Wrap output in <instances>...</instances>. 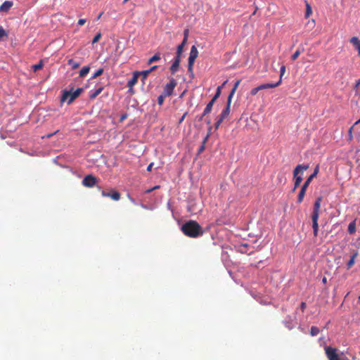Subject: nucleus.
<instances>
[{
    "label": "nucleus",
    "instance_id": "9d476101",
    "mask_svg": "<svg viewBox=\"0 0 360 360\" xmlns=\"http://www.w3.org/2000/svg\"><path fill=\"white\" fill-rule=\"evenodd\" d=\"M181 62V57H178L176 56V57L174 59V61L170 67V71L172 74H175L179 68V65Z\"/></svg>",
    "mask_w": 360,
    "mask_h": 360
},
{
    "label": "nucleus",
    "instance_id": "f3484780",
    "mask_svg": "<svg viewBox=\"0 0 360 360\" xmlns=\"http://www.w3.org/2000/svg\"><path fill=\"white\" fill-rule=\"evenodd\" d=\"M356 219L350 222L348 225L347 231L349 234H354L356 231Z\"/></svg>",
    "mask_w": 360,
    "mask_h": 360
},
{
    "label": "nucleus",
    "instance_id": "8fccbe9b",
    "mask_svg": "<svg viewBox=\"0 0 360 360\" xmlns=\"http://www.w3.org/2000/svg\"><path fill=\"white\" fill-rule=\"evenodd\" d=\"M85 22H86L85 19H79L78 21V25L82 26V25H84Z\"/></svg>",
    "mask_w": 360,
    "mask_h": 360
},
{
    "label": "nucleus",
    "instance_id": "864d4df0",
    "mask_svg": "<svg viewBox=\"0 0 360 360\" xmlns=\"http://www.w3.org/2000/svg\"><path fill=\"white\" fill-rule=\"evenodd\" d=\"M153 166V162L149 164V165L147 167V171L150 172L152 170Z\"/></svg>",
    "mask_w": 360,
    "mask_h": 360
},
{
    "label": "nucleus",
    "instance_id": "3c124183",
    "mask_svg": "<svg viewBox=\"0 0 360 360\" xmlns=\"http://www.w3.org/2000/svg\"><path fill=\"white\" fill-rule=\"evenodd\" d=\"M58 132V130L56 131H55V132H53V133L46 134V135L45 136V137H46V138H48V139H49V138H51L53 134H57ZM43 138H44V136Z\"/></svg>",
    "mask_w": 360,
    "mask_h": 360
},
{
    "label": "nucleus",
    "instance_id": "13d9d810",
    "mask_svg": "<svg viewBox=\"0 0 360 360\" xmlns=\"http://www.w3.org/2000/svg\"><path fill=\"white\" fill-rule=\"evenodd\" d=\"M360 124V118L354 123V125Z\"/></svg>",
    "mask_w": 360,
    "mask_h": 360
},
{
    "label": "nucleus",
    "instance_id": "052dcab7",
    "mask_svg": "<svg viewBox=\"0 0 360 360\" xmlns=\"http://www.w3.org/2000/svg\"><path fill=\"white\" fill-rule=\"evenodd\" d=\"M127 117V115H122L121 117V120H124Z\"/></svg>",
    "mask_w": 360,
    "mask_h": 360
},
{
    "label": "nucleus",
    "instance_id": "4c0bfd02",
    "mask_svg": "<svg viewBox=\"0 0 360 360\" xmlns=\"http://www.w3.org/2000/svg\"><path fill=\"white\" fill-rule=\"evenodd\" d=\"M300 53H301L300 51L297 50L291 56L292 60H295L299 57Z\"/></svg>",
    "mask_w": 360,
    "mask_h": 360
},
{
    "label": "nucleus",
    "instance_id": "6ab92c4d",
    "mask_svg": "<svg viewBox=\"0 0 360 360\" xmlns=\"http://www.w3.org/2000/svg\"><path fill=\"white\" fill-rule=\"evenodd\" d=\"M186 43H187V41H186V39H183L182 42L177 46L176 56H178V57L181 56V53L183 52L184 47Z\"/></svg>",
    "mask_w": 360,
    "mask_h": 360
},
{
    "label": "nucleus",
    "instance_id": "7c9ffc66",
    "mask_svg": "<svg viewBox=\"0 0 360 360\" xmlns=\"http://www.w3.org/2000/svg\"><path fill=\"white\" fill-rule=\"evenodd\" d=\"M320 330L316 326H311L310 329V335L311 336H316L319 333Z\"/></svg>",
    "mask_w": 360,
    "mask_h": 360
},
{
    "label": "nucleus",
    "instance_id": "4be33fe9",
    "mask_svg": "<svg viewBox=\"0 0 360 360\" xmlns=\"http://www.w3.org/2000/svg\"><path fill=\"white\" fill-rule=\"evenodd\" d=\"M209 136H210V134H207V136L204 138L200 147L198 148V154H200L201 153H202L204 151V150L205 148V144L209 139Z\"/></svg>",
    "mask_w": 360,
    "mask_h": 360
},
{
    "label": "nucleus",
    "instance_id": "20e7f679",
    "mask_svg": "<svg viewBox=\"0 0 360 360\" xmlns=\"http://www.w3.org/2000/svg\"><path fill=\"white\" fill-rule=\"evenodd\" d=\"M198 56V51L195 46H192L188 57V71L193 75V68L195 63V59Z\"/></svg>",
    "mask_w": 360,
    "mask_h": 360
},
{
    "label": "nucleus",
    "instance_id": "9b49d317",
    "mask_svg": "<svg viewBox=\"0 0 360 360\" xmlns=\"http://www.w3.org/2000/svg\"><path fill=\"white\" fill-rule=\"evenodd\" d=\"M140 72L136 71L133 73L132 77L128 81L127 86L130 89L137 83Z\"/></svg>",
    "mask_w": 360,
    "mask_h": 360
},
{
    "label": "nucleus",
    "instance_id": "a211bd4d",
    "mask_svg": "<svg viewBox=\"0 0 360 360\" xmlns=\"http://www.w3.org/2000/svg\"><path fill=\"white\" fill-rule=\"evenodd\" d=\"M215 101L211 99V101L207 104L205 108L204 109V111L202 112V116H205L206 115L209 114L212 109L213 105L214 104Z\"/></svg>",
    "mask_w": 360,
    "mask_h": 360
},
{
    "label": "nucleus",
    "instance_id": "09e8293b",
    "mask_svg": "<svg viewBox=\"0 0 360 360\" xmlns=\"http://www.w3.org/2000/svg\"><path fill=\"white\" fill-rule=\"evenodd\" d=\"M359 86H360V78L356 82L354 89L355 90H357Z\"/></svg>",
    "mask_w": 360,
    "mask_h": 360
},
{
    "label": "nucleus",
    "instance_id": "e2e57ef3",
    "mask_svg": "<svg viewBox=\"0 0 360 360\" xmlns=\"http://www.w3.org/2000/svg\"><path fill=\"white\" fill-rule=\"evenodd\" d=\"M342 360H349L347 357L344 356Z\"/></svg>",
    "mask_w": 360,
    "mask_h": 360
},
{
    "label": "nucleus",
    "instance_id": "bf43d9fd",
    "mask_svg": "<svg viewBox=\"0 0 360 360\" xmlns=\"http://www.w3.org/2000/svg\"><path fill=\"white\" fill-rule=\"evenodd\" d=\"M129 199H130V200H131L133 203H134V204L136 203V202H135V200H134V198H132L129 197Z\"/></svg>",
    "mask_w": 360,
    "mask_h": 360
},
{
    "label": "nucleus",
    "instance_id": "393cba45",
    "mask_svg": "<svg viewBox=\"0 0 360 360\" xmlns=\"http://www.w3.org/2000/svg\"><path fill=\"white\" fill-rule=\"evenodd\" d=\"M305 6H306L305 18H307L311 15L312 8H311L310 4L307 1H305Z\"/></svg>",
    "mask_w": 360,
    "mask_h": 360
},
{
    "label": "nucleus",
    "instance_id": "338daca9",
    "mask_svg": "<svg viewBox=\"0 0 360 360\" xmlns=\"http://www.w3.org/2000/svg\"><path fill=\"white\" fill-rule=\"evenodd\" d=\"M359 300H360V296L359 297Z\"/></svg>",
    "mask_w": 360,
    "mask_h": 360
},
{
    "label": "nucleus",
    "instance_id": "c756f323",
    "mask_svg": "<svg viewBox=\"0 0 360 360\" xmlns=\"http://www.w3.org/2000/svg\"><path fill=\"white\" fill-rule=\"evenodd\" d=\"M68 64L70 65H72V69H77L80 65V64L79 63L75 61L73 59H70L68 61Z\"/></svg>",
    "mask_w": 360,
    "mask_h": 360
},
{
    "label": "nucleus",
    "instance_id": "4d7b16f0",
    "mask_svg": "<svg viewBox=\"0 0 360 360\" xmlns=\"http://www.w3.org/2000/svg\"><path fill=\"white\" fill-rule=\"evenodd\" d=\"M322 282L323 283L326 284L327 283V278L326 277H323V279H322Z\"/></svg>",
    "mask_w": 360,
    "mask_h": 360
},
{
    "label": "nucleus",
    "instance_id": "f257e3e1",
    "mask_svg": "<svg viewBox=\"0 0 360 360\" xmlns=\"http://www.w3.org/2000/svg\"><path fill=\"white\" fill-rule=\"evenodd\" d=\"M184 234L190 238H198L204 233V231L201 226L193 220H189L184 224L181 227Z\"/></svg>",
    "mask_w": 360,
    "mask_h": 360
},
{
    "label": "nucleus",
    "instance_id": "603ef678",
    "mask_svg": "<svg viewBox=\"0 0 360 360\" xmlns=\"http://www.w3.org/2000/svg\"><path fill=\"white\" fill-rule=\"evenodd\" d=\"M158 68V65H153V67H151L150 69H148V70L149 71V72L150 73L152 71L156 70Z\"/></svg>",
    "mask_w": 360,
    "mask_h": 360
},
{
    "label": "nucleus",
    "instance_id": "0eeeda50",
    "mask_svg": "<svg viewBox=\"0 0 360 360\" xmlns=\"http://www.w3.org/2000/svg\"><path fill=\"white\" fill-rule=\"evenodd\" d=\"M97 182V179L91 174L86 176L82 180V184L88 188L94 187Z\"/></svg>",
    "mask_w": 360,
    "mask_h": 360
},
{
    "label": "nucleus",
    "instance_id": "6e6552de",
    "mask_svg": "<svg viewBox=\"0 0 360 360\" xmlns=\"http://www.w3.org/2000/svg\"><path fill=\"white\" fill-rule=\"evenodd\" d=\"M101 195L103 197H108L112 200L117 201L120 199V193L115 189H111L110 192H105V191H101Z\"/></svg>",
    "mask_w": 360,
    "mask_h": 360
},
{
    "label": "nucleus",
    "instance_id": "cd10ccee",
    "mask_svg": "<svg viewBox=\"0 0 360 360\" xmlns=\"http://www.w3.org/2000/svg\"><path fill=\"white\" fill-rule=\"evenodd\" d=\"M90 70V68L89 66H84L82 68V70L79 71V76L83 77L86 76Z\"/></svg>",
    "mask_w": 360,
    "mask_h": 360
},
{
    "label": "nucleus",
    "instance_id": "49530a36",
    "mask_svg": "<svg viewBox=\"0 0 360 360\" xmlns=\"http://www.w3.org/2000/svg\"><path fill=\"white\" fill-rule=\"evenodd\" d=\"M188 29H186L184 30V39H186V41H187V39H188Z\"/></svg>",
    "mask_w": 360,
    "mask_h": 360
},
{
    "label": "nucleus",
    "instance_id": "58836bf2",
    "mask_svg": "<svg viewBox=\"0 0 360 360\" xmlns=\"http://www.w3.org/2000/svg\"><path fill=\"white\" fill-rule=\"evenodd\" d=\"M278 180L280 184H282V183L285 184L286 181L285 177L283 174H279L278 175Z\"/></svg>",
    "mask_w": 360,
    "mask_h": 360
},
{
    "label": "nucleus",
    "instance_id": "37998d69",
    "mask_svg": "<svg viewBox=\"0 0 360 360\" xmlns=\"http://www.w3.org/2000/svg\"><path fill=\"white\" fill-rule=\"evenodd\" d=\"M221 122H222V121H221L219 119H217V122H216V123L214 124V127H215L216 129H217L219 127V126L221 124Z\"/></svg>",
    "mask_w": 360,
    "mask_h": 360
},
{
    "label": "nucleus",
    "instance_id": "a19ab883",
    "mask_svg": "<svg viewBox=\"0 0 360 360\" xmlns=\"http://www.w3.org/2000/svg\"><path fill=\"white\" fill-rule=\"evenodd\" d=\"M101 33H98L93 39L92 40V44H95L96 42H98L99 41V39H101Z\"/></svg>",
    "mask_w": 360,
    "mask_h": 360
},
{
    "label": "nucleus",
    "instance_id": "72a5a7b5",
    "mask_svg": "<svg viewBox=\"0 0 360 360\" xmlns=\"http://www.w3.org/2000/svg\"><path fill=\"white\" fill-rule=\"evenodd\" d=\"M167 96L163 94H160L158 98V103L159 105H162L164 103V101Z\"/></svg>",
    "mask_w": 360,
    "mask_h": 360
},
{
    "label": "nucleus",
    "instance_id": "dca6fc26",
    "mask_svg": "<svg viewBox=\"0 0 360 360\" xmlns=\"http://www.w3.org/2000/svg\"><path fill=\"white\" fill-rule=\"evenodd\" d=\"M307 188H308L307 186L302 185V186L299 192L298 196H297V202L298 203H301L303 201V199H304V195H305Z\"/></svg>",
    "mask_w": 360,
    "mask_h": 360
},
{
    "label": "nucleus",
    "instance_id": "f8f14e48",
    "mask_svg": "<svg viewBox=\"0 0 360 360\" xmlns=\"http://www.w3.org/2000/svg\"><path fill=\"white\" fill-rule=\"evenodd\" d=\"M281 84V79L278 80L276 83H268V84H262L258 86L259 90H264L267 89H272L278 86Z\"/></svg>",
    "mask_w": 360,
    "mask_h": 360
},
{
    "label": "nucleus",
    "instance_id": "f03ea898",
    "mask_svg": "<svg viewBox=\"0 0 360 360\" xmlns=\"http://www.w3.org/2000/svg\"><path fill=\"white\" fill-rule=\"evenodd\" d=\"M82 91V88H77L75 91H72V89L70 91H65L61 97V101H67L68 104H70L74 101V100H75L77 97L79 96Z\"/></svg>",
    "mask_w": 360,
    "mask_h": 360
},
{
    "label": "nucleus",
    "instance_id": "c85d7f7f",
    "mask_svg": "<svg viewBox=\"0 0 360 360\" xmlns=\"http://www.w3.org/2000/svg\"><path fill=\"white\" fill-rule=\"evenodd\" d=\"M312 228L314 236L316 237L319 231V224L318 221H312Z\"/></svg>",
    "mask_w": 360,
    "mask_h": 360
},
{
    "label": "nucleus",
    "instance_id": "e433bc0d",
    "mask_svg": "<svg viewBox=\"0 0 360 360\" xmlns=\"http://www.w3.org/2000/svg\"><path fill=\"white\" fill-rule=\"evenodd\" d=\"M140 72V75L142 76V79L143 80H145L147 77L148 76V75L150 74L149 71L148 70H143V71H141V72Z\"/></svg>",
    "mask_w": 360,
    "mask_h": 360
},
{
    "label": "nucleus",
    "instance_id": "79ce46f5",
    "mask_svg": "<svg viewBox=\"0 0 360 360\" xmlns=\"http://www.w3.org/2000/svg\"><path fill=\"white\" fill-rule=\"evenodd\" d=\"M259 91H260V90H259V87H258V86H257V87H255V88H253V89H252V90L250 91V94H251L252 96H255V95H256V94H257V92H258Z\"/></svg>",
    "mask_w": 360,
    "mask_h": 360
},
{
    "label": "nucleus",
    "instance_id": "b1692460",
    "mask_svg": "<svg viewBox=\"0 0 360 360\" xmlns=\"http://www.w3.org/2000/svg\"><path fill=\"white\" fill-rule=\"evenodd\" d=\"M321 200H322V198L321 197H319L316 200V201H315V202L314 204L313 211H320Z\"/></svg>",
    "mask_w": 360,
    "mask_h": 360
},
{
    "label": "nucleus",
    "instance_id": "aec40b11",
    "mask_svg": "<svg viewBox=\"0 0 360 360\" xmlns=\"http://www.w3.org/2000/svg\"><path fill=\"white\" fill-rule=\"evenodd\" d=\"M240 83V79L237 80L235 82L234 86H233L232 90L231 91V92H230V94H229V95L228 96V98H230V101H232V98H233V95H234L237 88L238 87Z\"/></svg>",
    "mask_w": 360,
    "mask_h": 360
},
{
    "label": "nucleus",
    "instance_id": "39448f33",
    "mask_svg": "<svg viewBox=\"0 0 360 360\" xmlns=\"http://www.w3.org/2000/svg\"><path fill=\"white\" fill-rule=\"evenodd\" d=\"M338 349L332 347H326L325 352L328 360H342L343 357H340L338 353Z\"/></svg>",
    "mask_w": 360,
    "mask_h": 360
},
{
    "label": "nucleus",
    "instance_id": "c03bdc74",
    "mask_svg": "<svg viewBox=\"0 0 360 360\" xmlns=\"http://www.w3.org/2000/svg\"><path fill=\"white\" fill-rule=\"evenodd\" d=\"M160 188V186H154V187H153V188H150V189L146 190V193H149L152 192L153 191H154V190H155V189H157V188Z\"/></svg>",
    "mask_w": 360,
    "mask_h": 360
},
{
    "label": "nucleus",
    "instance_id": "4468645a",
    "mask_svg": "<svg viewBox=\"0 0 360 360\" xmlns=\"http://www.w3.org/2000/svg\"><path fill=\"white\" fill-rule=\"evenodd\" d=\"M319 166L317 165L316 167V168L314 169V172L306 179V181H304L303 185L308 187L309 186L310 183L311 182V181L313 180V179L316 176V175L319 172Z\"/></svg>",
    "mask_w": 360,
    "mask_h": 360
},
{
    "label": "nucleus",
    "instance_id": "bb28decb",
    "mask_svg": "<svg viewBox=\"0 0 360 360\" xmlns=\"http://www.w3.org/2000/svg\"><path fill=\"white\" fill-rule=\"evenodd\" d=\"M226 83V81L224 82V84H222V86H219L217 87V91H216V93L214 96V97L212 98V100H213L214 101H216V100L221 95V88L222 86Z\"/></svg>",
    "mask_w": 360,
    "mask_h": 360
},
{
    "label": "nucleus",
    "instance_id": "de8ad7c7",
    "mask_svg": "<svg viewBox=\"0 0 360 360\" xmlns=\"http://www.w3.org/2000/svg\"><path fill=\"white\" fill-rule=\"evenodd\" d=\"M187 114H188V112H185V113L181 116V118L179 119V124H181V123L184 120V119H185V117H186Z\"/></svg>",
    "mask_w": 360,
    "mask_h": 360
},
{
    "label": "nucleus",
    "instance_id": "2eb2a0df",
    "mask_svg": "<svg viewBox=\"0 0 360 360\" xmlns=\"http://www.w3.org/2000/svg\"><path fill=\"white\" fill-rule=\"evenodd\" d=\"M350 42L356 48L358 51V55L360 56V40L357 37H352L350 39Z\"/></svg>",
    "mask_w": 360,
    "mask_h": 360
},
{
    "label": "nucleus",
    "instance_id": "2f4dec72",
    "mask_svg": "<svg viewBox=\"0 0 360 360\" xmlns=\"http://www.w3.org/2000/svg\"><path fill=\"white\" fill-rule=\"evenodd\" d=\"M319 217V211H313L311 214L312 221H318Z\"/></svg>",
    "mask_w": 360,
    "mask_h": 360
},
{
    "label": "nucleus",
    "instance_id": "c9c22d12",
    "mask_svg": "<svg viewBox=\"0 0 360 360\" xmlns=\"http://www.w3.org/2000/svg\"><path fill=\"white\" fill-rule=\"evenodd\" d=\"M43 65H43L42 60H41L38 64L34 65L32 66V68H33L34 71H37L38 70L41 69Z\"/></svg>",
    "mask_w": 360,
    "mask_h": 360
},
{
    "label": "nucleus",
    "instance_id": "a18cd8bd",
    "mask_svg": "<svg viewBox=\"0 0 360 360\" xmlns=\"http://www.w3.org/2000/svg\"><path fill=\"white\" fill-rule=\"evenodd\" d=\"M307 307V304L304 302H302L301 304H300V309L304 311V309H306Z\"/></svg>",
    "mask_w": 360,
    "mask_h": 360
},
{
    "label": "nucleus",
    "instance_id": "5fc2aeb1",
    "mask_svg": "<svg viewBox=\"0 0 360 360\" xmlns=\"http://www.w3.org/2000/svg\"><path fill=\"white\" fill-rule=\"evenodd\" d=\"M255 11H253V13H252V15H250V18H252V15H255L257 13V10H258V7H257V6H256V5H255Z\"/></svg>",
    "mask_w": 360,
    "mask_h": 360
},
{
    "label": "nucleus",
    "instance_id": "680f3d73",
    "mask_svg": "<svg viewBox=\"0 0 360 360\" xmlns=\"http://www.w3.org/2000/svg\"><path fill=\"white\" fill-rule=\"evenodd\" d=\"M204 116H202V114L200 116L199 120L201 121L202 120Z\"/></svg>",
    "mask_w": 360,
    "mask_h": 360
},
{
    "label": "nucleus",
    "instance_id": "473e14b6",
    "mask_svg": "<svg viewBox=\"0 0 360 360\" xmlns=\"http://www.w3.org/2000/svg\"><path fill=\"white\" fill-rule=\"evenodd\" d=\"M7 32L1 26H0V41H1L4 37H7Z\"/></svg>",
    "mask_w": 360,
    "mask_h": 360
},
{
    "label": "nucleus",
    "instance_id": "6e6d98bb",
    "mask_svg": "<svg viewBox=\"0 0 360 360\" xmlns=\"http://www.w3.org/2000/svg\"><path fill=\"white\" fill-rule=\"evenodd\" d=\"M354 126L351 127L349 129V136L350 137L352 138V129H353Z\"/></svg>",
    "mask_w": 360,
    "mask_h": 360
},
{
    "label": "nucleus",
    "instance_id": "ddd939ff",
    "mask_svg": "<svg viewBox=\"0 0 360 360\" xmlns=\"http://www.w3.org/2000/svg\"><path fill=\"white\" fill-rule=\"evenodd\" d=\"M13 3L11 1H6L0 6V12L6 13L12 7Z\"/></svg>",
    "mask_w": 360,
    "mask_h": 360
},
{
    "label": "nucleus",
    "instance_id": "a878e982",
    "mask_svg": "<svg viewBox=\"0 0 360 360\" xmlns=\"http://www.w3.org/2000/svg\"><path fill=\"white\" fill-rule=\"evenodd\" d=\"M160 60V54L159 53L155 54L153 57L150 58L148 60V65H150L154 62L158 61Z\"/></svg>",
    "mask_w": 360,
    "mask_h": 360
},
{
    "label": "nucleus",
    "instance_id": "412c9836",
    "mask_svg": "<svg viewBox=\"0 0 360 360\" xmlns=\"http://www.w3.org/2000/svg\"><path fill=\"white\" fill-rule=\"evenodd\" d=\"M358 255V252H355L352 256L351 257L350 259L348 261L347 264V269H349L355 263V259Z\"/></svg>",
    "mask_w": 360,
    "mask_h": 360
},
{
    "label": "nucleus",
    "instance_id": "1a4fd4ad",
    "mask_svg": "<svg viewBox=\"0 0 360 360\" xmlns=\"http://www.w3.org/2000/svg\"><path fill=\"white\" fill-rule=\"evenodd\" d=\"M231 101H230V98H228L226 108L222 110L221 115L217 117V119L223 122L224 120L229 116L231 111Z\"/></svg>",
    "mask_w": 360,
    "mask_h": 360
},
{
    "label": "nucleus",
    "instance_id": "ea45409f",
    "mask_svg": "<svg viewBox=\"0 0 360 360\" xmlns=\"http://www.w3.org/2000/svg\"><path fill=\"white\" fill-rule=\"evenodd\" d=\"M285 72V65H282L281 67V70H280V78H279V79H281V82H282V77L283 76Z\"/></svg>",
    "mask_w": 360,
    "mask_h": 360
},
{
    "label": "nucleus",
    "instance_id": "423d86ee",
    "mask_svg": "<svg viewBox=\"0 0 360 360\" xmlns=\"http://www.w3.org/2000/svg\"><path fill=\"white\" fill-rule=\"evenodd\" d=\"M176 86V82L174 79L172 78L169 83H167L163 89V94L166 96H169L172 94L175 86Z\"/></svg>",
    "mask_w": 360,
    "mask_h": 360
},
{
    "label": "nucleus",
    "instance_id": "7ed1b4c3",
    "mask_svg": "<svg viewBox=\"0 0 360 360\" xmlns=\"http://www.w3.org/2000/svg\"><path fill=\"white\" fill-rule=\"evenodd\" d=\"M309 168V165H298L293 171V176L295 179L294 190L296 189L301 184L302 177L298 176L299 172H303Z\"/></svg>",
    "mask_w": 360,
    "mask_h": 360
},
{
    "label": "nucleus",
    "instance_id": "f704fd0d",
    "mask_svg": "<svg viewBox=\"0 0 360 360\" xmlns=\"http://www.w3.org/2000/svg\"><path fill=\"white\" fill-rule=\"evenodd\" d=\"M103 72V68H99L98 70H96V72L93 75V76L91 77L92 79H95L98 77H99L100 75H101Z\"/></svg>",
    "mask_w": 360,
    "mask_h": 360
},
{
    "label": "nucleus",
    "instance_id": "5701e85b",
    "mask_svg": "<svg viewBox=\"0 0 360 360\" xmlns=\"http://www.w3.org/2000/svg\"><path fill=\"white\" fill-rule=\"evenodd\" d=\"M103 87H99L89 95L91 99L96 98L103 91Z\"/></svg>",
    "mask_w": 360,
    "mask_h": 360
},
{
    "label": "nucleus",
    "instance_id": "69168bd1",
    "mask_svg": "<svg viewBox=\"0 0 360 360\" xmlns=\"http://www.w3.org/2000/svg\"><path fill=\"white\" fill-rule=\"evenodd\" d=\"M207 124H210V120H208L207 121Z\"/></svg>",
    "mask_w": 360,
    "mask_h": 360
},
{
    "label": "nucleus",
    "instance_id": "0e129e2a",
    "mask_svg": "<svg viewBox=\"0 0 360 360\" xmlns=\"http://www.w3.org/2000/svg\"><path fill=\"white\" fill-rule=\"evenodd\" d=\"M102 13H101L99 15H98V19L100 18V17L101 16Z\"/></svg>",
    "mask_w": 360,
    "mask_h": 360
}]
</instances>
